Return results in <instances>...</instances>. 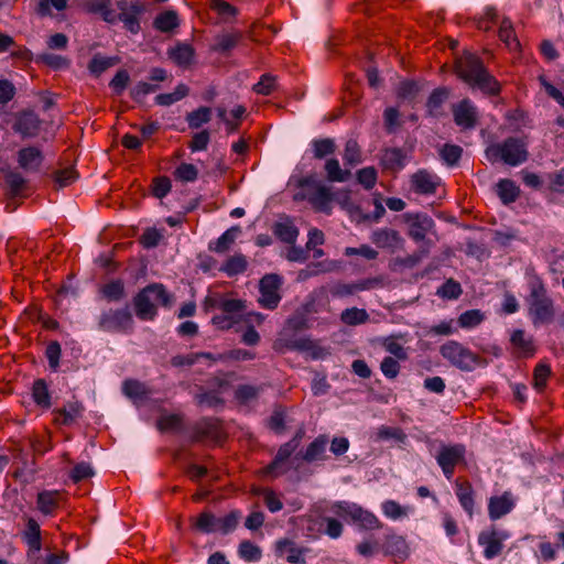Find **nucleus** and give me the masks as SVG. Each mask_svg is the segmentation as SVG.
I'll return each instance as SVG.
<instances>
[{"mask_svg": "<svg viewBox=\"0 0 564 564\" xmlns=\"http://www.w3.org/2000/svg\"><path fill=\"white\" fill-rule=\"evenodd\" d=\"M314 159L322 160L336 151V143L332 138L314 139L311 142Z\"/></svg>", "mask_w": 564, "mask_h": 564, "instance_id": "obj_46", "label": "nucleus"}, {"mask_svg": "<svg viewBox=\"0 0 564 564\" xmlns=\"http://www.w3.org/2000/svg\"><path fill=\"white\" fill-rule=\"evenodd\" d=\"M133 307L140 321H154L158 316V305L171 308L175 303L174 294L170 293L162 283L153 282L142 288L133 296Z\"/></svg>", "mask_w": 564, "mask_h": 564, "instance_id": "obj_3", "label": "nucleus"}, {"mask_svg": "<svg viewBox=\"0 0 564 564\" xmlns=\"http://www.w3.org/2000/svg\"><path fill=\"white\" fill-rule=\"evenodd\" d=\"M455 73L470 88L478 89L486 96L496 97L501 93V84L476 54L466 52L458 57Z\"/></svg>", "mask_w": 564, "mask_h": 564, "instance_id": "obj_1", "label": "nucleus"}, {"mask_svg": "<svg viewBox=\"0 0 564 564\" xmlns=\"http://www.w3.org/2000/svg\"><path fill=\"white\" fill-rule=\"evenodd\" d=\"M240 231V228L238 226L231 227L230 229L226 230L214 243V246H210V250L217 252V253H224L226 252L230 246L235 242L236 234Z\"/></svg>", "mask_w": 564, "mask_h": 564, "instance_id": "obj_51", "label": "nucleus"}, {"mask_svg": "<svg viewBox=\"0 0 564 564\" xmlns=\"http://www.w3.org/2000/svg\"><path fill=\"white\" fill-rule=\"evenodd\" d=\"M371 241L378 248L386 249L397 247L402 241V238L397 230L382 228L377 229L371 234Z\"/></svg>", "mask_w": 564, "mask_h": 564, "instance_id": "obj_32", "label": "nucleus"}, {"mask_svg": "<svg viewBox=\"0 0 564 564\" xmlns=\"http://www.w3.org/2000/svg\"><path fill=\"white\" fill-rule=\"evenodd\" d=\"M248 268L247 258L241 253L229 257L220 268L228 276H235L243 273Z\"/></svg>", "mask_w": 564, "mask_h": 564, "instance_id": "obj_42", "label": "nucleus"}, {"mask_svg": "<svg viewBox=\"0 0 564 564\" xmlns=\"http://www.w3.org/2000/svg\"><path fill=\"white\" fill-rule=\"evenodd\" d=\"M240 511L238 510H232L223 518H216L217 531L221 532L223 534H228L232 532L238 525Z\"/></svg>", "mask_w": 564, "mask_h": 564, "instance_id": "obj_56", "label": "nucleus"}, {"mask_svg": "<svg viewBox=\"0 0 564 564\" xmlns=\"http://www.w3.org/2000/svg\"><path fill=\"white\" fill-rule=\"evenodd\" d=\"M404 221L409 225L408 236L415 242L431 241L426 239L435 223L431 216L424 213H406L403 215Z\"/></svg>", "mask_w": 564, "mask_h": 564, "instance_id": "obj_13", "label": "nucleus"}, {"mask_svg": "<svg viewBox=\"0 0 564 564\" xmlns=\"http://www.w3.org/2000/svg\"><path fill=\"white\" fill-rule=\"evenodd\" d=\"M382 549L384 554L392 556L397 562H403L409 556V546L405 539L394 533L386 536Z\"/></svg>", "mask_w": 564, "mask_h": 564, "instance_id": "obj_26", "label": "nucleus"}, {"mask_svg": "<svg viewBox=\"0 0 564 564\" xmlns=\"http://www.w3.org/2000/svg\"><path fill=\"white\" fill-rule=\"evenodd\" d=\"M340 319L346 325L356 326L366 323L369 314L364 308L351 307L343 311Z\"/></svg>", "mask_w": 564, "mask_h": 564, "instance_id": "obj_48", "label": "nucleus"}, {"mask_svg": "<svg viewBox=\"0 0 564 564\" xmlns=\"http://www.w3.org/2000/svg\"><path fill=\"white\" fill-rule=\"evenodd\" d=\"M551 367L547 364L540 362L534 367L533 381L534 388L541 392L545 389L546 382L551 376Z\"/></svg>", "mask_w": 564, "mask_h": 564, "instance_id": "obj_59", "label": "nucleus"}, {"mask_svg": "<svg viewBox=\"0 0 564 564\" xmlns=\"http://www.w3.org/2000/svg\"><path fill=\"white\" fill-rule=\"evenodd\" d=\"M451 89L442 86L435 88L426 100V111L430 117L440 118L444 115L443 106L448 100Z\"/></svg>", "mask_w": 564, "mask_h": 564, "instance_id": "obj_28", "label": "nucleus"}, {"mask_svg": "<svg viewBox=\"0 0 564 564\" xmlns=\"http://www.w3.org/2000/svg\"><path fill=\"white\" fill-rule=\"evenodd\" d=\"M43 159L42 151L35 147L22 148L18 152L19 165L26 171H37Z\"/></svg>", "mask_w": 564, "mask_h": 564, "instance_id": "obj_30", "label": "nucleus"}, {"mask_svg": "<svg viewBox=\"0 0 564 564\" xmlns=\"http://www.w3.org/2000/svg\"><path fill=\"white\" fill-rule=\"evenodd\" d=\"M32 399L42 410H48L52 406V395L45 379H36L32 384Z\"/></svg>", "mask_w": 564, "mask_h": 564, "instance_id": "obj_33", "label": "nucleus"}, {"mask_svg": "<svg viewBox=\"0 0 564 564\" xmlns=\"http://www.w3.org/2000/svg\"><path fill=\"white\" fill-rule=\"evenodd\" d=\"M509 538L506 531H498L495 527L484 530L478 535V543L484 547V556L491 560L501 554L503 541Z\"/></svg>", "mask_w": 564, "mask_h": 564, "instance_id": "obj_14", "label": "nucleus"}, {"mask_svg": "<svg viewBox=\"0 0 564 564\" xmlns=\"http://www.w3.org/2000/svg\"><path fill=\"white\" fill-rule=\"evenodd\" d=\"M462 293L460 284L452 278L446 280L437 290V295L448 300H456Z\"/></svg>", "mask_w": 564, "mask_h": 564, "instance_id": "obj_60", "label": "nucleus"}, {"mask_svg": "<svg viewBox=\"0 0 564 564\" xmlns=\"http://www.w3.org/2000/svg\"><path fill=\"white\" fill-rule=\"evenodd\" d=\"M242 32L240 31L218 34L215 37V43L212 45L210 50L221 55H229V53L242 40Z\"/></svg>", "mask_w": 564, "mask_h": 564, "instance_id": "obj_29", "label": "nucleus"}, {"mask_svg": "<svg viewBox=\"0 0 564 564\" xmlns=\"http://www.w3.org/2000/svg\"><path fill=\"white\" fill-rule=\"evenodd\" d=\"M498 36L510 51H518L520 48V42L514 33L510 19H502L498 31Z\"/></svg>", "mask_w": 564, "mask_h": 564, "instance_id": "obj_40", "label": "nucleus"}, {"mask_svg": "<svg viewBox=\"0 0 564 564\" xmlns=\"http://www.w3.org/2000/svg\"><path fill=\"white\" fill-rule=\"evenodd\" d=\"M327 180L330 182H344L349 176V171H344L337 159H328L325 163Z\"/></svg>", "mask_w": 564, "mask_h": 564, "instance_id": "obj_54", "label": "nucleus"}, {"mask_svg": "<svg viewBox=\"0 0 564 564\" xmlns=\"http://www.w3.org/2000/svg\"><path fill=\"white\" fill-rule=\"evenodd\" d=\"M117 8L119 13L115 12V23L120 21L127 31L138 34L141 31L140 18L147 10L145 3L141 0H118Z\"/></svg>", "mask_w": 564, "mask_h": 564, "instance_id": "obj_9", "label": "nucleus"}, {"mask_svg": "<svg viewBox=\"0 0 564 564\" xmlns=\"http://www.w3.org/2000/svg\"><path fill=\"white\" fill-rule=\"evenodd\" d=\"M274 553L278 557H284L288 563H305L303 550L297 547L296 543L288 538L280 539L274 544Z\"/></svg>", "mask_w": 564, "mask_h": 564, "instance_id": "obj_24", "label": "nucleus"}, {"mask_svg": "<svg viewBox=\"0 0 564 564\" xmlns=\"http://www.w3.org/2000/svg\"><path fill=\"white\" fill-rule=\"evenodd\" d=\"M86 11L93 14H100L107 23L115 24V10L111 8V0H91L86 3Z\"/></svg>", "mask_w": 564, "mask_h": 564, "instance_id": "obj_38", "label": "nucleus"}, {"mask_svg": "<svg viewBox=\"0 0 564 564\" xmlns=\"http://www.w3.org/2000/svg\"><path fill=\"white\" fill-rule=\"evenodd\" d=\"M185 120L189 129H198L212 120V109L206 106H200L197 109L187 112Z\"/></svg>", "mask_w": 564, "mask_h": 564, "instance_id": "obj_43", "label": "nucleus"}, {"mask_svg": "<svg viewBox=\"0 0 564 564\" xmlns=\"http://www.w3.org/2000/svg\"><path fill=\"white\" fill-rule=\"evenodd\" d=\"M330 510L339 518L357 524L362 531L380 530L383 527L375 513L355 502L337 501L333 503Z\"/></svg>", "mask_w": 564, "mask_h": 564, "instance_id": "obj_6", "label": "nucleus"}, {"mask_svg": "<svg viewBox=\"0 0 564 564\" xmlns=\"http://www.w3.org/2000/svg\"><path fill=\"white\" fill-rule=\"evenodd\" d=\"M496 194L503 205L514 203L520 196V188L510 178H502L496 184Z\"/></svg>", "mask_w": 564, "mask_h": 564, "instance_id": "obj_34", "label": "nucleus"}, {"mask_svg": "<svg viewBox=\"0 0 564 564\" xmlns=\"http://www.w3.org/2000/svg\"><path fill=\"white\" fill-rule=\"evenodd\" d=\"M435 459L441 467L445 478L451 480L454 476L455 468L459 465L466 466V446L457 443L453 445H443Z\"/></svg>", "mask_w": 564, "mask_h": 564, "instance_id": "obj_10", "label": "nucleus"}, {"mask_svg": "<svg viewBox=\"0 0 564 564\" xmlns=\"http://www.w3.org/2000/svg\"><path fill=\"white\" fill-rule=\"evenodd\" d=\"M272 231L279 240L290 245H294L299 236V229L290 219L276 221L272 227Z\"/></svg>", "mask_w": 564, "mask_h": 564, "instance_id": "obj_39", "label": "nucleus"}, {"mask_svg": "<svg viewBox=\"0 0 564 564\" xmlns=\"http://www.w3.org/2000/svg\"><path fill=\"white\" fill-rule=\"evenodd\" d=\"M36 63L44 64L54 70L67 68L70 64L67 57L54 53H42L37 55Z\"/></svg>", "mask_w": 564, "mask_h": 564, "instance_id": "obj_49", "label": "nucleus"}, {"mask_svg": "<svg viewBox=\"0 0 564 564\" xmlns=\"http://www.w3.org/2000/svg\"><path fill=\"white\" fill-rule=\"evenodd\" d=\"M225 437L223 422L218 417L204 416L192 426L191 441L193 443H204L206 441L220 443Z\"/></svg>", "mask_w": 564, "mask_h": 564, "instance_id": "obj_11", "label": "nucleus"}, {"mask_svg": "<svg viewBox=\"0 0 564 564\" xmlns=\"http://www.w3.org/2000/svg\"><path fill=\"white\" fill-rule=\"evenodd\" d=\"M512 355L518 359H528L535 355L536 346L532 336H527L523 329H516L510 337Z\"/></svg>", "mask_w": 564, "mask_h": 564, "instance_id": "obj_18", "label": "nucleus"}, {"mask_svg": "<svg viewBox=\"0 0 564 564\" xmlns=\"http://www.w3.org/2000/svg\"><path fill=\"white\" fill-rule=\"evenodd\" d=\"M308 531H318L325 533L332 539H338L344 531L343 523L332 517H321L318 519H310Z\"/></svg>", "mask_w": 564, "mask_h": 564, "instance_id": "obj_27", "label": "nucleus"}, {"mask_svg": "<svg viewBox=\"0 0 564 564\" xmlns=\"http://www.w3.org/2000/svg\"><path fill=\"white\" fill-rule=\"evenodd\" d=\"M406 154L400 148L386 149L381 156V165L384 170L399 172L405 166Z\"/></svg>", "mask_w": 564, "mask_h": 564, "instance_id": "obj_31", "label": "nucleus"}, {"mask_svg": "<svg viewBox=\"0 0 564 564\" xmlns=\"http://www.w3.org/2000/svg\"><path fill=\"white\" fill-rule=\"evenodd\" d=\"M65 495L59 490H42L36 495V508L46 517H53L62 507Z\"/></svg>", "mask_w": 564, "mask_h": 564, "instance_id": "obj_17", "label": "nucleus"}, {"mask_svg": "<svg viewBox=\"0 0 564 564\" xmlns=\"http://www.w3.org/2000/svg\"><path fill=\"white\" fill-rule=\"evenodd\" d=\"M116 63H117L116 57H108V56H101L100 54H96L90 59V62L88 64V69L95 76H100L108 68L116 65Z\"/></svg>", "mask_w": 564, "mask_h": 564, "instance_id": "obj_50", "label": "nucleus"}, {"mask_svg": "<svg viewBox=\"0 0 564 564\" xmlns=\"http://www.w3.org/2000/svg\"><path fill=\"white\" fill-rule=\"evenodd\" d=\"M180 25L178 14L174 10L159 13L153 20V28L162 33H170Z\"/></svg>", "mask_w": 564, "mask_h": 564, "instance_id": "obj_35", "label": "nucleus"}, {"mask_svg": "<svg viewBox=\"0 0 564 564\" xmlns=\"http://www.w3.org/2000/svg\"><path fill=\"white\" fill-rule=\"evenodd\" d=\"M485 316L480 310H468L458 317V324L462 328H473L478 326Z\"/></svg>", "mask_w": 564, "mask_h": 564, "instance_id": "obj_61", "label": "nucleus"}, {"mask_svg": "<svg viewBox=\"0 0 564 564\" xmlns=\"http://www.w3.org/2000/svg\"><path fill=\"white\" fill-rule=\"evenodd\" d=\"M307 310H296L288 319L285 328L293 333L303 332L310 328Z\"/></svg>", "mask_w": 564, "mask_h": 564, "instance_id": "obj_47", "label": "nucleus"}, {"mask_svg": "<svg viewBox=\"0 0 564 564\" xmlns=\"http://www.w3.org/2000/svg\"><path fill=\"white\" fill-rule=\"evenodd\" d=\"M440 182L436 174L425 169L417 170L410 177L411 189L420 195H434Z\"/></svg>", "mask_w": 564, "mask_h": 564, "instance_id": "obj_16", "label": "nucleus"}, {"mask_svg": "<svg viewBox=\"0 0 564 564\" xmlns=\"http://www.w3.org/2000/svg\"><path fill=\"white\" fill-rule=\"evenodd\" d=\"M122 392L133 400H144L150 393L145 384L135 379L124 380L122 383Z\"/></svg>", "mask_w": 564, "mask_h": 564, "instance_id": "obj_44", "label": "nucleus"}, {"mask_svg": "<svg viewBox=\"0 0 564 564\" xmlns=\"http://www.w3.org/2000/svg\"><path fill=\"white\" fill-rule=\"evenodd\" d=\"M170 58L181 67H188L195 56V50L189 44H177L174 48L169 52Z\"/></svg>", "mask_w": 564, "mask_h": 564, "instance_id": "obj_36", "label": "nucleus"}, {"mask_svg": "<svg viewBox=\"0 0 564 564\" xmlns=\"http://www.w3.org/2000/svg\"><path fill=\"white\" fill-rule=\"evenodd\" d=\"M463 148L457 144L445 143L438 151L441 160L447 166H456L458 165L462 156H463Z\"/></svg>", "mask_w": 564, "mask_h": 564, "instance_id": "obj_45", "label": "nucleus"}, {"mask_svg": "<svg viewBox=\"0 0 564 564\" xmlns=\"http://www.w3.org/2000/svg\"><path fill=\"white\" fill-rule=\"evenodd\" d=\"M85 406L80 401H68L62 408L53 410L54 423L70 426L83 416Z\"/></svg>", "mask_w": 564, "mask_h": 564, "instance_id": "obj_20", "label": "nucleus"}, {"mask_svg": "<svg viewBox=\"0 0 564 564\" xmlns=\"http://www.w3.org/2000/svg\"><path fill=\"white\" fill-rule=\"evenodd\" d=\"M282 286V278L275 273L263 275L259 282L260 297L258 300L261 307L267 310H275L281 301L280 289Z\"/></svg>", "mask_w": 564, "mask_h": 564, "instance_id": "obj_12", "label": "nucleus"}, {"mask_svg": "<svg viewBox=\"0 0 564 564\" xmlns=\"http://www.w3.org/2000/svg\"><path fill=\"white\" fill-rule=\"evenodd\" d=\"M216 524V517L212 512L204 511L197 517L193 527L202 533H214L217 532Z\"/></svg>", "mask_w": 564, "mask_h": 564, "instance_id": "obj_55", "label": "nucleus"}, {"mask_svg": "<svg viewBox=\"0 0 564 564\" xmlns=\"http://www.w3.org/2000/svg\"><path fill=\"white\" fill-rule=\"evenodd\" d=\"M357 181L365 189H372L377 183L378 173L373 166L360 169L356 173Z\"/></svg>", "mask_w": 564, "mask_h": 564, "instance_id": "obj_63", "label": "nucleus"}, {"mask_svg": "<svg viewBox=\"0 0 564 564\" xmlns=\"http://www.w3.org/2000/svg\"><path fill=\"white\" fill-rule=\"evenodd\" d=\"M284 346L289 350L310 352L313 359L324 358L327 355V350L317 345L311 338H288L284 339Z\"/></svg>", "mask_w": 564, "mask_h": 564, "instance_id": "obj_25", "label": "nucleus"}, {"mask_svg": "<svg viewBox=\"0 0 564 564\" xmlns=\"http://www.w3.org/2000/svg\"><path fill=\"white\" fill-rule=\"evenodd\" d=\"M22 540L28 545V556H35L42 549V533L39 522L31 517L26 518Z\"/></svg>", "mask_w": 564, "mask_h": 564, "instance_id": "obj_21", "label": "nucleus"}, {"mask_svg": "<svg viewBox=\"0 0 564 564\" xmlns=\"http://www.w3.org/2000/svg\"><path fill=\"white\" fill-rule=\"evenodd\" d=\"M238 553L246 562H258L262 556L261 549L249 540L240 542Z\"/></svg>", "mask_w": 564, "mask_h": 564, "instance_id": "obj_53", "label": "nucleus"}, {"mask_svg": "<svg viewBox=\"0 0 564 564\" xmlns=\"http://www.w3.org/2000/svg\"><path fill=\"white\" fill-rule=\"evenodd\" d=\"M455 494L464 511L471 518L475 509V490L469 480L462 477L456 478Z\"/></svg>", "mask_w": 564, "mask_h": 564, "instance_id": "obj_23", "label": "nucleus"}, {"mask_svg": "<svg viewBox=\"0 0 564 564\" xmlns=\"http://www.w3.org/2000/svg\"><path fill=\"white\" fill-rule=\"evenodd\" d=\"M516 507V500L510 491H505L500 496H492L488 501V516L490 520L496 521L510 513Z\"/></svg>", "mask_w": 564, "mask_h": 564, "instance_id": "obj_19", "label": "nucleus"}, {"mask_svg": "<svg viewBox=\"0 0 564 564\" xmlns=\"http://www.w3.org/2000/svg\"><path fill=\"white\" fill-rule=\"evenodd\" d=\"M454 122L463 130H471L478 123V111L476 106L465 98L452 106Z\"/></svg>", "mask_w": 564, "mask_h": 564, "instance_id": "obj_15", "label": "nucleus"}, {"mask_svg": "<svg viewBox=\"0 0 564 564\" xmlns=\"http://www.w3.org/2000/svg\"><path fill=\"white\" fill-rule=\"evenodd\" d=\"M441 356L454 367L470 371L480 365L481 357L456 340H448L440 347Z\"/></svg>", "mask_w": 564, "mask_h": 564, "instance_id": "obj_7", "label": "nucleus"}, {"mask_svg": "<svg viewBox=\"0 0 564 564\" xmlns=\"http://www.w3.org/2000/svg\"><path fill=\"white\" fill-rule=\"evenodd\" d=\"M328 437L326 435H318L312 443L308 444L306 451L303 453L302 458L307 463L319 460L324 458Z\"/></svg>", "mask_w": 564, "mask_h": 564, "instance_id": "obj_37", "label": "nucleus"}, {"mask_svg": "<svg viewBox=\"0 0 564 564\" xmlns=\"http://www.w3.org/2000/svg\"><path fill=\"white\" fill-rule=\"evenodd\" d=\"M399 338H402V335H391L383 339L382 346L383 348L393 355L397 359L405 360L408 359V352L405 348L398 341Z\"/></svg>", "mask_w": 564, "mask_h": 564, "instance_id": "obj_52", "label": "nucleus"}, {"mask_svg": "<svg viewBox=\"0 0 564 564\" xmlns=\"http://www.w3.org/2000/svg\"><path fill=\"white\" fill-rule=\"evenodd\" d=\"M100 293L108 302H119L126 296L124 283L121 279L111 280L101 286Z\"/></svg>", "mask_w": 564, "mask_h": 564, "instance_id": "obj_41", "label": "nucleus"}, {"mask_svg": "<svg viewBox=\"0 0 564 564\" xmlns=\"http://www.w3.org/2000/svg\"><path fill=\"white\" fill-rule=\"evenodd\" d=\"M196 403L198 405H207L208 408L223 406L225 400L219 395L216 390L206 391L195 395Z\"/></svg>", "mask_w": 564, "mask_h": 564, "instance_id": "obj_64", "label": "nucleus"}, {"mask_svg": "<svg viewBox=\"0 0 564 564\" xmlns=\"http://www.w3.org/2000/svg\"><path fill=\"white\" fill-rule=\"evenodd\" d=\"M489 162L502 161L510 166H518L529 159L528 142L522 138L508 137L502 142L489 145L485 151Z\"/></svg>", "mask_w": 564, "mask_h": 564, "instance_id": "obj_4", "label": "nucleus"}, {"mask_svg": "<svg viewBox=\"0 0 564 564\" xmlns=\"http://www.w3.org/2000/svg\"><path fill=\"white\" fill-rule=\"evenodd\" d=\"M41 120L39 116L31 111H22L13 124L15 132L20 133L22 138H34L39 134Z\"/></svg>", "mask_w": 564, "mask_h": 564, "instance_id": "obj_22", "label": "nucleus"}, {"mask_svg": "<svg viewBox=\"0 0 564 564\" xmlns=\"http://www.w3.org/2000/svg\"><path fill=\"white\" fill-rule=\"evenodd\" d=\"M68 0H39L36 6V13L44 17H52V8L57 11H63L67 8Z\"/></svg>", "mask_w": 564, "mask_h": 564, "instance_id": "obj_57", "label": "nucleus"}, {"mask_svg": "<svg viewBox=\"0 0 564 564\" xmlns=\"http://www.w3.org/2000/svg\"><path fill=\"white\" fill-rule=\"evenodd\" d=\"M6 184L12 197L19 196L26 187V180L19 172H9L6 175Z\"/></svg>", "mask_w": 564, "mask_h": 564, "instance_id": "obj_58", "label": "nucleus"}, {"mask_svg": "<svg viewBox=\"0 0 564 564\" xmlns=\"http://www.w3.org/2000/svg\"><path fill=\"white\" fill-rule=\"evenodd\" d=\"M98 327L108 333L130 334L134 328L132 313L128 307L105 311L99 316Z\"/></svg>", "mask_w": 564, "mask_h": 564, "instance_id": "obj_8", "label": "nucleus"}, {"mask_svg": "<svg viewBox=\"0 0 564 564\" xmlns=\"http://www.w3.org/2000/svg\"><path fill=\"white\" fill-rule=\"evenodd\" d=\"M156 426L161 432L178 431L183 426V416L175 413L163 415L158 420Z\"/></svg>", "mask_w": 564, "mask_h": 564, "instance_id": "obj_62", "label": "nucleus"}, {"mask_svg": "<svg viewBox=\"0 0 564 564\" xmlns=\"http://www.w3.org/2000/svg\"><path fill=\"white\" fill-rule=\"evenodd\" d=\"M527 285L528 295L524 301L532 324L534 326L550 324L555 316V306L543 279L533 274L528 279Z\"/></svg>", "mask_w": 564, "mask_h": 564, "instance_id": "obj_2", "label": "nucleus"}, {"mask_svg": "<svg viewBox=\"0 0 564 564\" xmlns=\"http://www.w3.org/2000/svg\"><path fill=\"white\" fill-rule=\"evenodd\" d=\"M297 187L302 191L294 195V200H307L316 212L329 214L333 193L329 187L322 185L314 175L301 177Z\"/></svg>", "mask_w": 564, "mask_h": 564, "instance_id": "obj_5", "label": "nucleus"}]
</instances>
